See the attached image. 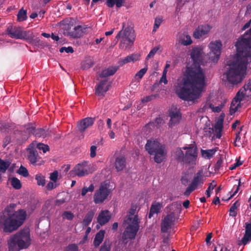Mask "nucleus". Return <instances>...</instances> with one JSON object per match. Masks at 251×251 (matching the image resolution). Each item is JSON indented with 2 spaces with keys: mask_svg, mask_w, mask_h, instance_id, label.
<instances>
[{
  "mask_svg": "<svg viewBox=\"0 0 251 251\" xmlns=\"http://www.w3.org/2000/svg\"><path fill=\"white\" fill-rule=\"evenodd\" d=\"M112 242L109 239H106L100 247L99 251H110Z\"/></svg>",
  "mask_w": 251,
  "mask_h": 251,
  "instance_id": "2f4dec72",
  "label": "nucleus"
},
{
  "mask_svg": "<svg viewBox=\"0 0 251 251\" xmlns=\"http://www.w3.org/2000/svg\"><path fill=\"white\" fill-rule=\"evenodd\" d=\"M10 164L11 163L9 161H4L0 158V172L2 173H5Z\"/></svg>",
  "mask_w": 251,
  "mask_h": 251,
  "instance_id": "c9c22d12",
  "label": "nucleus"
},
{
  "mask_svg": "<svg viewBox=\"0 0 251 251\" xmlns=\"http://www.w3.org/2000/svg\"><path fill=\"white\" fill-rule=\"evenodd\" d=\"M238 106H236L235 105H232L231 103L230 107V112L231 114L235 113L238 109Z\"/></svg>",
  "mask_w": 251,
  "mask_h": 251,
  "instance_id": "69168bd1",
  "label": "nucleus"
},
{
  "mask_svg": "<svg viewBox=\"0 0 251 251\" xmlns=\"http://www.w3.org/2000/svg\"><path fill=\"white\" fill-rule=\"evenodd\" d=\"M111 217V214L108 210H102L98 217L97 222L100 226H103L109 222Z\"/></svg>",
  "mask_w": 251,
  "mask_h": 251,
  "instance_id": "aec40b11",
  "label": "nucleus"
},
{
  "mask_svg": "<svg viewBox=\"0 0 251 251\" xmlns=\"http://www.w3.org/2000/svg\"><path fill=\"white\" fill-rule=\"evenodd\" d=\"M10 127L9 125L8 124L5 123H0V131L1 132H4L7 131Z\"/></svg>",
  "mask_w": 251,
  "mask_h": 251,
  "instance_id": "5fc2aeb1",
  "label": "nucleus"
},
{
  "mask_svg": "<svg viewBox=\"0 0 251 251\" xmlns=\"http://www.w3.org/2000/svg\"><path fill=\"white\" fill-rule=\"evenodd\" d=\"M58 176V173L57 171H54L53 172L50 174V178L54 182H56Z\"/></svg>",
  "mask_w": 251,
  "mask_h": 251,
  "instance_id": "09e8293b",
  "label": "nucleus"
},
{
  "mask_svg": "<svg viewBox=\"0 0 251 251\" xmlns=\"http://www.w3.org/2000/svg\"><path fill=\"white\" fill-rule=\"evenodd\" d=\"M155 96L154 95H151L148 96H146L142 99V102H148L149 101H151V100L154 99L155 98Z\"/></svg>",
  "mask_w": 251,
  "mask_h": 251,
  "instance_id": "6e6d98bb",
  "label": "nucleus"
},
{
  "mask_svg": "<svg viewBox=\"0 0 251 251\" xmlns=\"http://www.w3.org/2000/svg\"><path fill=\"white\" fill-rule=\"evenodd\" d=\"M224 116L222 115L220 116L217 121L215 124L214 128H210L209 129L212 131L215 132L214 137L220 139L222 136V131L223 128V122H224Z\"/></svg>",
  "mask_w": 251,
  "mask_h": 251,
  "instance_id": "f3484780",
  "label": "nucleus"
},
{
  "mask_svg": "<svg viewBox=\"0 0 251 251\" xmlns=\"http://www.w3.org/2000/svg\"><path fill=\"white\" fill-rule=\"evenodd\" d=\"M210 107L212 109V111L214 112H219L222 108V105L217 106H214L212 104L210 105Z\"/></svg>",
  "mask_w": 251,
  "mask_h": 251,
  "instance_id": "052dcab7",
  "label": "nucleus"
},
{
  "mask_svg": "<svg viewBox=\"0 0 251 251\" xmlns=\"http://www.w3.org/2000/svg\"><path fill=\"white\" fill-rule=\"evenodd\" d=\"M136 207L132 206L124 220L126 228L122 235V240L126 243L128 240L135 238L139 229L140 220L136 215Z\"/></svg>",
  "mask_w": 251,
  "mask_h": 251,
  "instance_id": "20e7f679",
  "label": "nucleus"
},
{
  "mask_svg": "<svg viewBox=\"0 0 251 251\" xmlns=\"http://www.w3.org/2000/svg\"><path fill=\"white\" fill-rule=\"evenodd\" d=\"M109 86L107 80H101L95 86V95L98 97H104L109 89Z\"/></svg>",
  "mask_w": 251,
  "mask_h": 251,
  "instance_id": "dca6fc26",
  "label": "nucleus"
},
{
  "mask_svg": "<svg viewBox=\"0 0 251 251\" xmlns=\"http://www.w3.org/2000/svg\"><path fill=\"white\" fill-rule=\"evenodd\" d=\"M193 63L187 67L181 79L176 86V93L181 100L195 103L201 97L206 86L205 75L200 65L202 62L201 50L192 49L190 53Z\"/></svg>",
  "mask_w": 251,
  "mask_h": 251,
  "instance_id": "f257e3e1",
  "label": "nucleus"
},
{
  "mask_svg": "<svg viewBox=\"0 0 251 251\" xmlns=\"http://www.w3.org/2000/svg\"><path fill=\"white\" fill-rule=\"evenodd\" d=\"M64 34L73 39L81 37L89 28L85 25H79L75 18L68 17L62 21Z\"/></svg>",
  "mask_w": 251,
  "mask_h": 251,
  "instance_id": "423d86ee",
  "label": "nucleus"
},
{
  "mask_svg": "<svg viewBox=\"0 0 251 251\" xmlns=\"http://www.w3.org/2000/svg\"><path fill=\"white\" fill-rule=\"evenodd\" d=\"M216 151V150H202L201 153L205 158L210 159L213 156Z\"/></svg>",
  "mask_w": 251,
  "mask_h": 251,
  "instance_id": "ea45409f",
  "label": "nucleus"
},
{
  "mask_svg": "<svg viewBox=\"0 0 251 251\" xmlns=\"http://www.w3.org/2000/svg\"><path fill=\"white\" fill-rule=\"evenodd\" d=\"M26 150L27 160L32 165H35L41 159L36 149L32 144H30Z\"/></svg>",
  "mask_w": 251,
  "mask_h": 251,
  "instance_id": "2eb2a0df",
  "label": "nucleus"
},
{
  "mask_svg": "<svg viewBox=\"0 0 251 251\" xmlns=\"http://www.w3.org/2000/svg\"><path fill=\"white\" fill-rule=\"evenodd\" d=\"M158 50V49L157 48H154L153 49H152L147 56L146 59H149L151 57H153L154 55V54L156 53Z\"/></svg>",
  "mask_w": 251,
  "mask_h": 251,
  "instance_id": "bf43d9fd",
  "label": "nucleus"
},
{
  "mask_svg": "<svg viewBox=\"0 0 251 251\" xmlns=\"http://www.w3.org/2000/svg\"><path fill=\"white\" fill-rule=\"evenodd\" d=\"M59 51L62 53L64 51L66 52L67 53H73L74 50L73 48L72 47H63L61 48L59 50Z\"/></svg>",
  "mask_w": 251,
  "mask_h": 251,
  "instance_id": "8fccbe9b",
  "label": "nucleus"
},
{
  "mask_svg": "<svg viewBox=\"0 0 251 251\" xmlns=\"http://www.w3.org/2000/svg\"><path fill=\"white\" fill-rule=\"evenodd\" d=\"M36 148L39 150H42L44 153H46L50 150V147L48 145L41 143H38L36 145Z\"/></svg>",
  "mask_w": 251,
  "mask_h": 251,
  "instance_id": "a18cd8bd",
  "label": "nucleus"
},
{
  "mask_svg": "<svg viewBox=\"0 0 251 251\" xmlns=\"http://www.w3.org/2000/svg\"><path fill=\"white\" fill-rule=\"evenodd\" d=\"M66 251H78V246L75 244H72L68 245Z\"/></svg>",
  "mask_w": 251,
  "mask_h": 251,
  "instance_id": "3c124183",
  "label": "nucleus"
},
{
  "mask_svg": "<svg viewBox=\"0 0 251 251\" xmlns=\"http://www.w3.org/2000/svg\"><path fill=\"white\" fill-rule=\"evenodd\" d=\"M7 244L9 251H19L27 248L31 244L29 229L24 228L11 235Z\"/></svg>",
  "mask_w": 251,
  "mask_h": 251,
  "instance_id": "39448f33",
  "label": "nucleus"
},
{
  "mask_svg": "<svg viewBox=\"0 0 251 251\" xmlns=\"http://www.w3.org/2000/svg\"><path fill=\"white\" fill-rule=\"evenodd\" d=\"M238 92L245 97L251 96V82L245 84Z\"/></svg>",
  "mask_w": 251,
  "mask_h": 251,
  "instance_id": "c756f323",
  "label": "nucleus"
},
{
  "mask_svg": "<svg viewBox=\"0 0 251 251\" xmlns=\"http://www.w3.org/2000/svg\"><path fill=\"white\" fill-rule=\"evenodd\" d=\"M245 232L251 234V223H246Z\"/></svg>",
  "mask_w": 251,
  "mask_h": 251,
  "instance_id": "338daca9",
  "label": "nucleus"
},
{
  "mask_svg": "<svg viewBox=\"0 0 251 251\" xmlns=\"http://www.w3.org/2000/svg\"><path fill=\"white\" fill-rule=\"evenodd\" d=\"M251 241V234L245 232L243 238L238 243L239 245H246L249 242Z\"/></svg>",
  "mask_w": 251,
  "mask_h": 251,
  "instance_id": "58836bf2",
  "label": "nucleus"
},
{
  "mask_svg": "<svg viewBox=\"0 0 251 251\" xmlns=\"http://www.w3.org/2000/svg\"><path fill=\"white\" fill-rule=\"evenodd\" d=\"M35 178L37 181V183L38 185L44 186L45 185V177L41 174H38L36 175Z\"/></svg>",
  "mask_w": 251,
  "mask_h": 251,
  "instance_id": "e433bc0d",
  "label": "nucleus"
},
{
  "mask_svg": "<svg viewBox=\"0 0 251 251\" xmlns=\"http://www.w3.org/2000/svg\"><path fill=\"white\" fill-rule=\"evenodd\" d=\"M119 69L118 66H110L102 71L99 75L100 78L107 77L114 75Z\"/></svg>",
  "mask_w": 251,
  "mask_h": 251,
  "instance_id": "4be33fe9",
  "label": "nucleus"
},
{
  "mask_svg": "<svg viewBox=\"0 0 251 251\" xmlns=\"http://www.w3.org/2000/svg\"><path fill=\"white\" fill-rule=\"evenodd\" d=\"M203 175L202 170L198 171L195 176L193 177L191 183L189 184L195 190H196L199 185L203 183Z\"/></svg>",
  "mask_w": 251,
  "mask_h": 251,
  "instance_id": "412c9836",
  "label": "nucleus"
},
{
  "mask_svg": "<svg viewBox=\"0 0 251 251\" xmlns=\"http://www.w3.org/2000/svg\"><path fill=\"white\" fill-rule=\"evenodd\" d=\"M140 56L137 54H131L119 61V66H123L127 63L135 62L139 60Z\"/></svg>",
  "mask_w": 251,
  "mask_h": 251,
  "instance_id": "393cba45",
  "label": "nucleus"
},
{
  "mask_svg": "<svg viewBox=\"0 0 251 251\" xmlns=\"http://www.w3.org/2000/svg\"><path fill=\"white\" fill-rule=\"evenodd\" d=\"M242 164V162H241L239 160H238L235 163H234L233 165H231L230 167H229V169L230 170H234L237 167H239L240 166V165H241Z\"/></svg>",
  "mask_w": 251,
  "mask_h": 251,
  "instance_id": "0e129e2a",
  "label": "nucleus"
},
{
  "mask_svg": "<svg viewBox=\"0 0 251 251\" xmlns=\"http://www.w3.org/2000/svg\"><path fill=\"white\" fill-rule=\"evenodd\" d=\"M163 21L162 18L161 17H157L154 21V24L153 26V29L152 30V32H155L157 28L159 27L161 23Z\"/></svg>",
  "mask_w": 251,
  "mask_h": 251,
  "instance_id": "37998d69",
  "label": "nucleus"
},
{
  "mask_svg": "<svg viewBox=\"0 0 251 251\" xmlns=\"http://www.w3.org/2000/svg\"><path fill=\"white\" fill-rule=\"evenodd\" d=\"M26 217L25 211H15L14 206H7L0 217V227L4 232L11 233L16 230L23 223Z\"/></svg>",
  "mask_w": 251,
  "mask_h": 251,
  "instance_id": "7ed1b4c3",
  "label": "nucleus"
},
{
  "mask_svg": "<svg viewBox=\"0 0 251 251\" xmlns=\"http://www.w3.org/2000/svg\"><path fill=\"white\" fill-rule=\"evenodd\" d=\"M105 233V230L101 229L96 233L93 242L94 246L96 248L98 247L103 241Z\"/></svg>",
  "mask_w": 251,
  "mask_h": 251,
  "instance_id": "cd10ccee",
  "label": "nucleus"
},
{
  "mask_svg": "<svg viewBox=\"0 0 251 251\" xmlns=\"http://www.w3.org/2000/svg\"><path fill=\"white\" fill-rule=\"evenodd\" d=\"M165 145L161 144L157 139L148 140L145 149L151 155H154V160L160 163L166 158L167 151Z\"/></svg>",
  "mask_w": 251,
  "mask_h": 251,
  "instance_id": "0eeeda50",
  "label": "nucleus"
},
{
  "mask_svg": "<svg viewBox=\"0 0 251 251\" xmlns=\"http://www.w3.org/2000/svg\"><path fill=\"white\" fill-rule=\"evenodd\" d=\"M183 150H186L185 153L184 163L193 164L197 159L198 149L196 146L190 145L189 146L182 147Z\"/></svg>",
  "mask_w": 251,
  "mask_h": 251,
  "instance_id": "ddd939ff",
  "label": "nucleus"
},
{
  "mask_svg": "<svg viewBox=\"0 0 251 251\" xmlns=\"http://www.w3.org/2000/svg\"><path fill=\"white\" fill-rule=\"evenodd\" d=\"M25 131L28 133L29 135L32 134L34 135L35 127L34 126L31 124H29L25 126Z\"/></svg>",
  "mask_w": 251,
  "mask_h": 251,
  "instance_id": "a19ab883",
  "label": "nucleus"
},
{
  "mask_svg": "<svg viewBox=\"0 0 251 251\" xmlns=\"http://www.w3.org/2000/svg\"><path fill=\"white\" fill-rule=\"evenodd\" d=\"M48 130L42 128H36L34 131V135L37 137L45 138L48 134Z\"/></svg>",
  "mask_w": 251,
  "mask_h": 251,
  "instance_id": "473e14b6",
  "label": "nucleus"
},
{
  "mask_svg": "<svg viewBox=\"0 0 251 251\" xmlns=\"http://www.w3.org/2000/svg\"><path fill=\"white\" fill-rule=\"evenodd\" d=\"M94 186L91 184L89 187H83L81 191V196L84 197L88 192H92L94 190Z\"/></svg>",
  "mask_w": 251,
  "mask_h": 251,
  "instance_id": "c03bdc74",
  "label": "nucleus"
},
{
  "mask_svg": "<svg viewBox=\"0 0 251 251\" xmlns=\"http://www.w3.org/2000/svg\"><path fill=\"white\" fill-rule=\"evenodd\" d=\"M63 219L72 220L74 218V214L71 211H64L62 214Z\"/></svg>",
  "mask_w": 251,
  "mask_h": 251,
  "instance_id": "de8ad7c7",
  "label": "nucleus"
},
{
  "mask_svg": "<svg viewBox=\"0 0 251 251\" xmlns=\"http://www.w3.org/2000/svg\"><path fill=\"white\" fill-rule=\"evenodd\" d=\"M10 137L9 136H6L4 138L3 140V148H5L6 146L10 143Z\"/></svg>",
  "mask_w": 251,
  "mask_h": 251,
  "instance_id": "774afa93",
  "label": "nucleus"
},
{
  "mask_svg": "<svg viewBox=\"0 0 251 251\" xmlns=\"http://www.w3.org/2000/svg\"><path fill=\"white\" fill-rule=\"evenodd\" d=\"M94 123V119L91 117H87L80 120L77 124V127L78 130L80 132L82 133L85 130L91 126Z\"/></svg>",
  "mask_w": 251,
  "mask_h": 251,
  "instance_id": "a211bd4d",
  "label": "nucleus"
},
{
  "mask_svg": "<svg viewBox=\"0 0 251 251\" xmlns=\"http://www.w3.org/2000/svg\"><path fill=\"white\" fill-rule=\"evenodd\" d=\"M240 206V203L238 201H236L230 207L229 212V216L232 217H235L237 216L236 209Z\"/></svg>",
  "mask_w": 251,
  "mask_h": 251,
  "instance_id": "72a5a7b5",
  "label": "nucleus"
},
{
  "mask_svg": "<svg viewBox=\"0 0 251 251\" xmlns=\"http://www.w3.org/2000/svg\"><path fill=\"white\" fill-rule=\"evenodd\" d=\"M163 205L161 203L156 201L152 202L150 208L149 218H151L154 214H158L159 213Z\"/></svg>",
  "mask_w": 251,
  "mask_h": 251,
  "instance_id": "a878e982",
  "label": "nucleus"
},
{
  "mask_svg": "<svg viewBox=\"0 0 251 251\" xmlns=\"http://www.w3.org/2000/svg\"><path fill=\"white\" fill-rule=\"evenodd\" d=\"M222 47V42L220 40H216L209 43L208 48L210 51L208 54L209 60L214 63L218 61L221 53Z\"/></svg>",
  "mask_w": 251,
  "mask_h": 251,
  "instance_id": "9b49d317",
  "label": "nucleus"
},
{
  "mask_svg": "<svg viewBox=\"0 0 251 251\" xmlns=\"http://www.w3.org/2000/svg\"><path fill=\"white\" fill-rule=\"evenodd\" d=\"M11 184L14 189L17 190L20 189L22 187V184L20 180L15 177L11 178Z\"/></svg>",
  "mask_w": 251,
  "mask_h": 251,
  "instance_id": "4c0bfd02",
  "label": "nucleus"
},
{
  "mask_svg": "<svg viewBox=\"0 0 251 251\" xmlns=\"http://www.w3.org/2000/svg\"><path fill=\"white\" fill-rule=\"evenodd\" d=\"M94 215L95 211L94 210H91L88 212L82 222V224L84 227H86L90 224Z\"/></svg>",
  "mask_w": 251,
  "mask_h": 251,
  "instance_id": "c85d7f7f",
  "label": "nucleus"
},
{
  "mask_svg": "<svg viewBox=\"0 0 251 251\" xmlns=\"http://www.w3.org/2000/svg\"><path fill=\"white\" fill-rule=\"evenodd\" d=\"M223 161L221 157H220L214 166V170L215 171H219L222 166Z\"/></svg>",
  "mask_w": 251,
  "mask_h": 251,
  "instance_id": "864d4df0",
  "label": "nucleus"
},
{
  "mask_svg": "<svg viewBox=\"0 0 251 251\" xmlns=\"http://www.w3.org/2000/svg\"><path fill=\"white\" fill-rule=\"evenodd\" d=\"M110 193L107 184H101L98 190H97L94 196V201L95 203L98 204L102 202L108 197Z\"/></svg>",
  "mask_w": 251,
  "mask_h": 251,
  "instance_id": "f8f14e48",
  "label": "nucleus"
},
{
  "mask_svg": "<svg viewBox=\"0 0 251 251\" xmlns=\"http://www.w3.org/2000/svg\"><path fill=\"white\" fill-rule=\"evenodd\" d=\"M245 97L241 94L239 92H237L235 97L231 101L232 105H235L236 106H240V102L243 100Z\"/></svg>",
  "mask_w": 251,
  "mask_h": 251,
  "instance_id": "f704fd0d",
  "label": "nucleus"
},
{
  "mask_svg": "<svg viewBox=\"0 0 251 251\" xmlns=\"http://www.w3.org/2000/svg\"><path fill=\"white\" fill-rule=\"evenodd\" d=\"M216 184L215 183L214 181H213L211 183L209 184V186L205 192V194L206 195L207 197H210V191L212 190L216 187Z\"/></svg>",
  "mask_w": 251,
  "mask_h": 251,
  "instance_id": "49530a36",
  "label": "nucleus"
},
{
  "mask_svg": "<svg viewBox=\"0 0 251 251\" xmlns=\"http://www.w3.org/2000/svg\"><path fill=\"white\" fill-rule=\"evenodd\" d=\"M125 24L123 23V28L116 35L115 39L120 40V48L123 50L130 48L134 44L136 34L133 27H125Z\"/></svg>",
  "mask_w": 251,
  "mask_h": 251,
  "instance_id": "6e6552de",
  "label": "nucleus"
},
{
  "mask_svg": "<svg viewBox=\"0 0 251 251\" xmlns=\"http://www.w3.org/2000/svg\"><path fill=\"white\" fill-rule=\"evenodd\" d=\"M194 190L195 189L189 185L188 187L186 188L184 194L185 196H189Z\"/></svg>",
  "mask_w": 251,
  "mask_h": 251,
  "instance_id": "680f3d73",
  "label": "nucleus"
},
{
  "mask_svg": "<svg viewBox=\"0 0 251 251\" xmlns=\"http://www.w3.org/2000/svg\"><path fill=\"white\" fill-rule=\"evenodd\" d=\"M88 162L83 161L76 165L70 172L71 175L74 174L78 177H82L89 174L88 171Z\"/></svg>",
  "mask_w": 251,
  "mask_h": 251,
  "instance_id": "4468645a",
  "label": "nucleus"
},
{
  "mask_svg": "<svg viewBox=\"0 0 251 251\" xmlns=\"http://www.w3.org/2000/svg\"><path fill=\"white\" fill-rule=\"evenodd\" d=\"M178 41L179 44L185 46L192 43L191 36L186 33H179Z\"/></svg>",
  "mask_w": 251,
  "mask_h": 251,
  "instance_id": "b1692460",
  "label": "nucleus"
},
{
  "mask_svg": "<svg viewBox=\"0 0 251 251\" xmlns=\"http://www.w3.org/2000/svg\"><path fill=\"white\" fill-rule=\"evenodd\" d=\"M46 13V11L44 9L40 10L39 11H34L31 13L30 16H41L42 15H44Z\"/></svg>",
  "mask_w": 251,
  "mask_h": 251,
  "instance_id": "e2e57ef3",
  "label": "nucleus"
},
{
  "mask_svg": "<svg viewBox=\"0 0 251 251\" xmlns=\"http://www.w3.org/2000/svg\"><path fill=\"white\" fill-rule=\"evenodd\" d=\"M181 205L177 202H174L167 207L169 209L168 213L162 219L161 222V231L162 233H167L171 229L175 224L176 220L175 214L174 211H171L174 208L179 209Z\"/></svg>",
  "mask_w": 251,
  "mask_h": 251,
  "instance_id": "1a4fd4ad",
  "label": "nucleus"
},
{
  "mask_svg": "<svg viewBox=\"0 0 251 251\" xmlns=\"http://www.w3.org/2000/svg\"><path fill=\"white\" fill-rule=\"evenodd\" d=\"M97 147L96 146H92L90 148V157L94 158L96 155V151Z\"/></svg>",
  "mask_w": 251,
  "mask_h": 251,
  "instance_id": "4d7b16f0",
  "label": "nucleus"
},
{
  "mask_svg": "<svg viewBox=\"0 0 251 251\" xmlns=\"http://www.w3.org/2000/svg\"><path fill=\"white\" fill-rule=\"evenodd\" d=\"M115 167L118 172L121 171L126 166V159L124 156L121 155L115 159Z\"/></svg>",
  "mask_w": 251,
  "mask_h": 251,
  "instance_id": "5701e85b",
  "label": "nucleus"
},
{
  "mask_svg": "<svg viewBox=\"0 0 251 251\" xmlns=\"http://www.w3.org/2000/svg\"><path fill=\"white\" fill-rule=\"evenodd\" d=\"M57 187V184L56 183H54V182L50 181L47 185L46 186V188L48 190L50 191L54 188H56Z\"/></svg>",
  "mask_w": 251,
  "mask_h": 251,
  "instance_id": "13d9d810",
  "label": "nucleus"
},
{
  "mask_svg": "<svg viewBox=\"0 0 251 251\" xmlns=\"http://www.w3.org/2000/svg\"><path fill=\"white\" fill-rule=\"evenodd\" d=\"M6 33L11 38L27 40L29 39L28 32L23 29L21 26L9 24L6 28Z\"/></svg>",
  "mask_w": 251,
  "mask_h": 251,
  "instance_id": "9d476101",
  "label": "nucleus"
},
{
  "mask_svg": "<svg viewBox=\"0 0 251 251\" xmlns=\"http://www.w3.org/2000/svg\"><path fill=\"white\" fill-rule=\"evenodd\" d=\"M170 121L169 123L170 126H173L176 124L179 123V121L181 119V116L179 112H171L170 114Z\"/></svg>",
  "mask_w": 251,
  "mask_h": 251,
  "instance_id": "bb28decb",
  "label": "nucleus"
},
{
  "mask_svg": "<svg viewBox=\"0 0 251 251\" xmlns=\"http://www.w3.org/2000/svg\"><path fill=\"white\" fill-rule=\"evenodd\" d=\"M235 46L236 53L226 61L225 75L229 83L236 85L245 77L247 65L251 61V26L238 38Z\"/></svg>",
  "mask_w": 251,
  "mask_h": 251,
  "instance_id": "f03ea898",
  "label": "nucleus"
},
{
  "mask_svg": "<svg viewBox=\"0 0 251 251\" xmlns=\"http://www.w3.org/2000/svg\"><path fill=\"white\" fill-rule=\"evenodd\" d=\"M182 148H177L175 152V154L176 156V160L178 162H183L184 163L185 160V154L184 153Z\"/></svg>",
  "mask_w": 251,
  "mask_h": 251,
  "instance_id": "7c9ffc66",
  "label": "nucleus"
},
{
  "mask_svg": "<svg viewBox=\"0 0 251 251\" xmlns=\"http://www.w3.org/2000/svg\"><path fill=\"white\" fill-rule=\"evenodd\" d=\"M17 173L24 177H27L29 175L27 169L22 165L20 166L17 171Z\"/></svg>",
  "mask_w": 251,
  "mask_h": 251,
  "instance_id": "79ce46f5",
  "label": "nucleus"
},
{
  "mask_svg": "<svg viewBox=\"0 0 251 251\" xmlns=\"http://www.w3.org/2000/svg\"><path fill=\"white\" fill-rule=\"evenodd\" d=\"M147 68H144L141 69L139 71H138L136 74L135 76L136 77H138L139 78L141 79L144 76V75L145 74V73L147 72Z\"/></svg>",
  "mask_w": 251,
  "mask_h": 251,
  "instance_id": "603ef678",
  "label": "nucleus"
},
{
  "mask_svg": "<svg viewBox=\"0 0 251 251\" xmlns=\"http://www.w3.org/2000/svg\"><path fill=\"white\" fill-rule=\"evenodd\" d=\"M211 27L208 25H199L193 33V37L196 39H200L207 34L210 31Z\"/></svg>",
  "mask_w": 251,
  "mask_h": 251,
  "instance_id": "6ab92c4d",
  "label": "nucleus"
}]
</instances>
